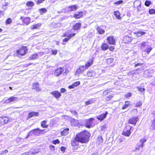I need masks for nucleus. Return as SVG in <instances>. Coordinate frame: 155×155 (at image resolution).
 Listing matches in <instances>:
<instances>
[{
	"label": "nucleus",
	"mask_w": 155,
	"mask_h": 155,
	"mask_svg": "<svg viewBox=\"0 0 155 155\" xmlns=\"http://www.w3.org/2000/svg\"><path fill=\"white\" fill-rule=\"evenodd\" d=\"M75 136L80 141V143H85L89 141L91 134L88 130H84L77 133Z\"/></svg>",
	"instance_id": "obj_1"
},
{
	"label": "nucleus",
	"mask_w": 155,
	"mask_h": 155,
	"mask_svg": "<svg viewBox=\"0 0 155 155\" xmlns=\"http://www.w3.org/2000/svg\"><path fill=\"white\" fill-rule=\"evenodd\" d=\"M111 91L109 90H106L104 91L103 93V97H106L105 101H110L114 97V94L110 93Z\"/></svg>",
	"instance_id": "obj_2"
},
{
	"label": "nucleus",
	"mask_w": 155,
	"mask_h": 155,
	"mask_svg": "<svg viewBox=\"0 0 155 155\" xmlns=\"http://www.w3.org/2000/svg\"><path fill=\"white\" fill-rule=\"evenodd\" d=\"M132 127L130 125L127 124L125 126L122 134L126 137H129L131 133V130Z\"/></svg>",
	"instance_id": "obj_3"
},
{
	"label": "nucleus",
	"mask_w": 155,
	"mask_h": 155,
	"mask_svg": "<svg viewBox=\"0 0 155 155\" xmlns=\"http://www.w3.org/2000/svg\"><path fill=\"white\" fill-rule=\"evenodd\" d=\"M94 120V118L92 117L85 120V123L84 124V126L86 128H90L92 127L93 124V121Z\"/></svg>",
	"instance_id": "obj_4"
},
{
	"label": "nucleus",
	"mask_w": 155,
	"mask_h": 155,
	"mask_svg": "<svg viewBox=\"0 0 155 155\" xmlns=\"http://www.w3.org/2000/svg\"><path fill=\"white\" fill-rule=\"evenodd\" d=\"M45 130H41L38 128H37L31 130L30 132L36 136H39L40 134L45 133Z\"/></svg>",
	"instance_id": "obj_5"
},
{
	"label": "nucleus",
	"mask_w": 155,
	"mask_h": 155,
	"mask_svg": "<svg viewBox=\"0 0 155 155\" xmlns=\"http://www.w3.org/2000/svg\"><path fill=\"white\" fill-rule=\"evenodd\" d=\"M18 100V98L17 97L12 96L7 99H4L3 103L5 104L13 103Z\"/></svg>",
	"instance_id": "obj_6"
},
{
	"label": "nucleus",
	"mask_w": 155,
	"mask_h": 155,
	"mask_svg": "<svg viewBox=\"0 0 155 155\" xmlns=\"http://www.w3.org/2000/svg\"><path fill=\"white\" fill-rule=\"evenodd\" d=\"M86 69H87L84 65H81L77 69L75 73V75L78 76L80 74L83 73Z\"/></svg>",
	"instance_id": "obj_7"
},
{
	"label": "nucleus",
	"mask_w": 155,
	"mask_h": 155,
	"mask_svg": "<svg viewBox=\"0 0 155 155\" xmlns=\"http://www.w3.org/2000/svg\"><path fill=\"white\" fill-rule=\"evenodd\" d=\"M138 120L139 118L138 117H133L129 119L128 123L135 125Z\"/></svg>",
	"instance_id": "obj_8"
},
{
	"label": "nucleus",
	"mask_w": 155,
	"mask_h": 155,
	"mask_svg": "<svg viewBox=\"0 0 155 155\" xmlns=\"http://www.w3.org/2000/svg\"><path fill=\"white\" fill-rule=\"evenodd\" d=\"M50 94L56 99H58L61 96V94L59 91L55 90L50 92Z\"/></svg>",
	"instance_id": "obj_9"
},
{
	"label": "nucleus",
	"mask_w": 155,
	"mask_h": 155,
	"mask_svg": "<svg viewBox=\"0 0 155 155\" xmlns=\"http://www.w3.org/2000/svg\"><path fill=\"white\" fill-rule=\"evenodd\" d=\"M94 58L89 59L86 62L84 65L86 68L87 69L89 67L91 66L94 63Z\"/></svg>",
	"instance_id": "obj_10"
},
{
	"label": "nucleus",
	"mask_w": 155,
	"mask_h": 155,
	"mask_svg": "<svg viewBox=\"0 0 155 155\" xmlns=\"http://www.w3.org/2000/svg\"><path fill=\"white\" fill-rule=\"evenodd\" d=\"M108 114L107 111H106L104 114H101L96 117L100 121L103 120L106 117Z\"/></svg>",
	"instance_id": "obj_11"
},
{
	"label": "nucleus",
	"mask_w": 155,
	"mask_h": 155,
	"mask_svg": "<svg viewBox=\"0 0 155 155\" xmlns=\"http://www.w3.org/2000/svg\"><path fill=\"white\" fill-rule=\"evenodd\" d=\"M75 35V33H71L70 31H68L65 32L63 36L67 37L68 39H70L74 37Z\"/></svg>",
	"instance_id": "obj_12"
},
{
	"label": "nucleus",
	"mask_w": 155,
	"mask_h": 155,
	"mask_svg": "<svg viewBox=\"0 0 155 155\" xmlns=\"http://www.w3.org/2000/svg\"><path fill=\"white\" fill-rule=\"evenodd\" d=\"M64 71V69L62 67H59L56 69L54 74L55 76H58L61 74Z\"/></svg>",
	"instance_id": "obj_13"
},
{
	"label": "nucleus",
	"mask_w": 155,
	"mask_h": 155,
	"mask_svg": "<svg viewBox=\"0 0 155 155\" xmlns=\"http://www.w3.org/2000/svg\"><path fill=\"white\" fill-rule=\"evenodd\" d=\"M114 59L113 58H110L107 59L106 63L109 67H111L114 66Z\"/></svg>",
	"instance_id": "obj_14"
},
{
	"label": "nucleus",
	"mask_w": 155,
	"mask_h": 155,
	"mask_svg": "<svg viewBox=\"0 0 155 155\" xmlns=\"http://www.w3.org/2000/svg\"><path fill=\"white\" fill-rule=\"evenodd\" d=\"M78 142H80V141L75 136L74 140L71 141V144L73 147H76L78 145Z\"/></svg>",
	"instance_id": "obj_15"
},
{
	"label": "nucleus",
	"mask_w": 155,
	"mask_h": 155,
	"mask_svg": "<svg viewBox=\"0 0 155 155\" xmlns=\"http://www.w3.org/2000/svg\"><path fill=\"white\" fill-rule=\"evenodd\" d=\"M21 18L22 19L23 25H28L30 23L31 18L29 17H26L24 18L21 17Z\"/></svg>",
	"instance_id": "obj_16"
},
{
	"label": "nucleus",
	"mask_w": 155,
	"mask_h": 155,
	"mask_svg": "<svg viewBox=\"0 0 155 155\" xmlns=\"http://www.w3.org/2000/svg\"><path fill=\"white\" fill-rule=\"evenodd\" d=\"M28 49L26 46H22L20 48V55H24L27 52Z\"/></svg>",
	"instance_id": "obj_17"
},
{
	"label": "nucleus",
	"mask_w": 155,
	"mask_h": 155,
	"mask_svg": "<svg viewBox=\"0 0 155 155\" xmlns=\"http://www.w3.org/2000/svg\"><path fill=\"white\" fill-rule=\"evenodd\" d=\"M32 89H35L37 92H39L41 90V89L39 87L38 83L37 82L34 83L32 84Z\"/></svg>",
	"instance_id": "obj_18"
},
{
	"label": "nucleus",
	"mask_w": 155,
	"mask_h": 155,
	"mask_svg": "<svg viewBox=\"0 0 155 155\" xmlns=\"http://www.w3.org/2000/svg\"><path fill=\"white\" fill-rule=\"evenodd\" d=\"M83 16V12L82 11L78 12L73 15V17L75 19H79L82 17Z\"/></svg>",
	"instance_id": "obj_19"
},
{
	"label": "nucleus",
	"mask_w": 155,
	"mask_h": 155,
	"mask_svg": "<svg viewBox=\"0 0 155 155\" xmlns=\"http://www.w3.org/2000/svg\"><path fill=\"white\" fill-rule=\"evenodd\" d=\"M9 120L8 118L6 117H0V122L2 124H4L8 123Z\"/></svg>",
	"instance_id": "obj_20"
},
{
	"label": "nucleus",
	"mask_w": 155,
	"mask_h": 155,
	"mask_svg": "<svg viewBox=\"0 0 155 155\" xmlns=\"http://www.w3.org/2000/svg\"><path fill=\"white\" fill-rule=\"evenodd\" d=\"M38 112H31L29 113L28 115V118H31L33 117L38 116Z\"/></svg>",
	"instance_id": "obj_21"
},
{
	"label": "nucleus",
	"mask_w": 155,
	"mask_h": 155,
	"mask_svg": "<svg viewBox=\"0 0 155 155\" xmlns=\"http://www.w3.org/2000/svg\"><path fill=\"white\" fill-rule=\"evenodd\" d=\"M68 11L70 12L76 10L77 9V6L76 5H73L68 7Z\"/></svg>",
	"instance_id": "obj_22"
},
{
	"label": "nucleus",
	"mask_w": 155,
	"mask_h": 155,
	"mask_svg": "<svg viewBox=\"0 0 155 155\" xmlns=\"http://www.w3.org/2000/svg\"><path fill=\"white\" fill-rule=\"evenodd\" d=\"M41 25L42 24L41 23H38L37 24H34L31 26V28L32 30L37 29L40 28Z\"/></svg>",
	"instance_id": "obj_23"
},
{
	"label": "nucleus",
	"mask_w": 155,
	"mask_h": 155,
	"mask_svg": "<svg viewBox=\"0 0 155 155\" xmlns=\"http://www.w3.org/2000/svg\"><path fill=\"white\" fill-rule=\"evenodd\" d=\"M81 24L80 23H77L75 24L73 26V29L74 30H77L80 28L81 27Z\"/></svg>",
	"instance_id": "obj_24"
},
{
	"label": "nucleus",
	"mask_w": 155,
	"mask_h": 155,
	"mask_svg": "<svg viewBox=\"0 0 155 155\" xmlns=\"http://www.w3.org/2000/svg\"><path fill=\"white\" fill-rule=\"evenodd\" d=\"M69 129L68 128H66L61 131L60 132L61 135V136H66L69 133Z\"/></svg>",
	"instance_id": "obj_25"
},
{
	"label": "nucleus",
	"mask_w": 155,
	"mask_h": 155,
	"mask_svg": "<svg viewBox=\"0 0 155 155\" xmlns=\"http://www.w3.org/2000/svg\"><path fill=\"white\" fill-rule=\"evenodd\" d=\"M114 14L115 17L118 19H121V17L120 16V14L118 11H115L114 12Z\"/></svg>",
	"instance_id": "obj_26"
},
{
	"label": "nucleus",
	"mask_w": 155,
	"mask_h": 155,
	"mask_svg": "<svg viewBox=\"0 0 155 155\" xmlns=\"http://www.w3.org/2000/svg\"><path fill=\"white\" fill-rule=\"evenodd\" d=\"M96 30L98 33L102 35L105 32V30L103 29L101 26H98L96 28Z\"/></svg>",
	"instance_id": "obj_27"
},
{
	"label": "nucleus",
	"mask_w": 155,
	"mask_h": 155,
	"mask_svg": "<svg viewBox=\"0 0 155 155\" xmlns=\"http://www.w3.org/2000/svg\"><path fill=\"white\" fill-rule=\"evenodd\" d=\"M131 105L130 102L129 101H125V104L122 107L123 110L126 109L129 106Z\"/></svg>",
	"instance_id": "obj_28"
},
{
	"label": "nucleus",
	"mask_w": 155,
	"mask_h": 155,
	"mask_svg": "<svg viewBox=\"0 0 155 155\" xmlns=\"http://www.w3.org/2000/svg\"><path fill=\"white\" fill-rule=\"evenodd\" d=\"M47 121L44 120L41 122V126L43 128H47L48 125L47 124Z\"/></svg>",
	"instance_id": "obj_29"
},
{
	"label": "nucleus",
	"mask_w": 155,
	"mask_h": 155,
	"mask_svg": "<svg viewBox=\"0 0 155 155\" xmlns=\"http://www.w3.org/2000/svg\"><path fill=\"white\" fill-rule=\"evenodd\" d=\"M146 32L144 31H138L134 32L136 35V36L137 37H140L141 36L145 34Z\"/></svg>",
	"instance_id": "obj_30"
},
{
	"label": "nucleus",
	"mask_w": 155,
	"mask_h": 155,
	"mask_svg": "<svg viewBox=\"0 0 155 155\" xmlns=\"http://www.w3.org/2000/svg\"><path fill=\"white\" fill-rule=\"evenodd\" d=\"M109 48L108 45L106 43H103L101 45V48L103 51H105Z\"/></svg>",
	"instance_id": "obj_31"
},
{
	"label": "nucleus",
	"mask_w": 155,
	"mask_h": 155,
	"mask_svg": "<svg viewBox=\"0 0 155 155\" xmlns=\"http://www.w3.org/2000/svg\"><path fill=\"white\" fill-rule=\"evenodd\" d=\"M38 55L37 53L33 54L29 57V59L33 60L37 59L38 58Z\"/></svg>",
	"instance_id": "obj_32"
},
{
	"label": "nucleus",
	"mask_w": 155,
	"mask_h": 155,
	"mask_svg": "<svg viewBox=\"0 0 155 155\" xmlns=\"http://www.w3.org/2000/svg\"><path fill=\"white\" fill-rule=\"evenodd\" d=\"M87 75L88 77H92L95 75V74L92 71L89 70L87 73Z\"/></svg>",
	"instance_id": "obj_33"
},
{
	"label": "nucleus",
	"mask_w": 155,
	"mask_h": 155,
	"mask_svg": "<svg viewBox=\"0 0 155 155\" xmlns=\"http://www.w3.org/2000/svg\"><path fill=\"white\" fill-rule=\"evenodd\" d=\"M35 5L34 3L31 1H28L27 2L26 5L28 7H32Z\"/></svg>",
	"instance_id": "obj_34"
},
{
	"label": "nucleus",
	"mask_w": 155,
	"mask_h": 155,
	"mask_svg": "<svg viewBox=\"0 0 155 155\" xmlns=\"http://www.w3.org/2000/svg\"><path fill=\"white\" fill-rule=\"evenodd\" d=\"M103 142V139L102 136H98L97 140V142L98 144H100L102 143Z\"/></svg>",
	"instance_id": "obj_35"
},
{
	"label": "nucleus",
	"mask_w": 155,
	"mask_h": 155,
	"mask_svg": "<svg viewBox=\"0 0 155 155\" xmlns=\"http://www.w3.org/2000/svg\"><path fill=\"white\" fill-rule=\"evenodd\" d=\"M38 10L41 15H42L44 13H46L47 11V10L45 8L39 9Z\"/></svg>",
	"instance_id": "obj_36"
},
{
	"label": "nucleus",
	"mask_w": 155,
	"mask_h": 155,
	"mask_svg": "<svg viewBox=\"0 0 155 155\" xmlns=\"http://www.w3.org/2000/svg\"><path fill=\"white\" fill-rule=\"evenodd\" d=\"M153 48L151 47L150 46L144 50V51L147 53V54H149L150 51L152 50Z\"/></svg>",
	"instance_id": "obj_37"
},
{
	"label": "nucleus",
	"mask_w": 155,
	"mask_h": 155,
	"mask_svg": "<svg viewBox=\"0 0 155 155\" xmlns=\"http://www.w3.org/2000/svg\"><path fill=\"white\" fill-rule=\"evenodd\" d=\"M21 155H35V153L31 151L24 153Z\"/></svg>",
	"instance_id": "obj_38"
},
{
	"label": "nucleus",
	"mask_w": 155,
	"mask_h": 155,
	"mask_svg": "<svg viewBox=\"0 0 155 155\" xmlns=\"http://www.w3.org/2000/svg\"><path fill=\"white\" fill-rule=\"evenodd\" d=\"M142 101H140L136 103L135 107H140L142 106Z\"/></svg>",
	"instance_id": "obj_39"
},
{
	"label": "nucleus",
	"mask_w": 155,
	"mask_h": 155,
	"mask_svg": "<svg viewBox=\"0 0 155 155\" xmlns=\"http://www.w3.org/2000/svg\"><path fill=\"white\" fill-rule=\"evenodd\" d=\"M151 127L153 130H155V119H153L151 121Z\"/></svg>",
	"instance_id": "obj_40"
},
{
	"label": "nucleus",
	"mask_w": 155,
	"mask_h": 155,
	"mask_svg": "<svg viewBox=\"0 0 155 155\" xmlns=\"http://www.w3.org/2000/svg\"><path fill=\"white\" fill-rule=\"evenodd\" d=\"M94 102L92 99H91L88 101H86L85 102V105H87L93 103Z\"/></svg>",
	"instance_id": "obj_41"
},
{
	"label": "nucleus",
	"mask_w": 155,
	"mask_h": 155,
	"mask_svg": "<svg viewBox=\"0 0 155 155\" xmlns=\"http://www.w3.org/2000/svg\"><path fill=\"white\" fill-rule=\"evenodd\" d=\"M108 42L110 44L114 45L115 44V39H107Z\"/></svg>",
	"instance_id": "obj_42"
},
{
	"label": "nucleus",
	"mask_w": 155,
	"mask_h": 155,
	"mask_svg": "<svg viewBox=\"0 0 155 155\" xmlns=\"http://www.w3.org/2000/svg\"><path fill=\"white\" fill-rule=\"evenodd\" d=\"M152 3L150 0H146L145 2V5L147 7H149Z\"/></svg>",
	"instance_id": "obj_43"
},
{
	"label": "nucleus",
	"mask_w": 155,
	"mask_h": 155,
	"mask_svg": "<svg viewBox=\"0 0 155 155\" xmlns=\"http://www.w3.org/2000/svg\"><path fill=\"white\" fill-rule=\"evenodd\" d=\"M149 13L150 15L154 14H155V10L152 8L149 9Z\"/></svg>",
	"instance_id": "obj_44"
},
{
	"label": "nucleus",
	"mask_w": 155,
	"mask_h": 155,
	"mask_svg": "<svg viewBox=\"0 0 155 155\" xmlns=\"http://www.w3.org/2000/svg\"><path fill=\"white\" fill-rule=\"evenodd\" d=\"M8 5V2H5L3 3L2 5V8L4 9V10H6L7 8H4V7H7Z\"/></svg>",
	"instance_id": "obj_45"
},
{
	"label": "nucleus",
	"mask_w": 155,
	"mask_h": 155,
	"mask_svg": "<svg viewBox=\"0 0 155 155\" xmlns=\"http://www.w3.org/2000/svg\"><path fill=\"white\" fill-rule=\"evenodd\" d=\"M52 143L53 144H59L60 143V140L58 139H57L56 140H53L52 141Z\"/></svg>",
	"instance_id": "obj_46"
},
{
	"label": "nucleus",
	"mask_w": 155,
	"mask_h": 155,
	"mask_svg": "<svg viewBox=\"0 0 155 155\" xmlns=\"http://www.w3.org/2000/svg\"><path fill=\"white\" fill-rule=\"evenodd\" d=\"M76 121H77V120H74V119L72 120H71V125H73L74 126H76V125H77V123L76 122Z\"/></svg>",
	"instance_id": "obj_47"
},
{
	"label": "nucleus",
	"mask_w": 155,
	"mask_h": 155,
	"mask_svg": "<svg viewBox=\"0 0 155 155\" xmlns=\"http://www.w3.org/2000/svg\"><path fill=\"white\" fill-rule=\"evenodd\" d=\"M123 2V1L122 0H120L118 1H117L115 2L114 4L116 5H118L122 3Z\"/></svg>",
	"instance_id": "obj_48"
},
{
	"label": "nucleus",
	"mask_w": 155,
	"mask_h": 155,
	"mask_svg": "<svg viewBox=\"0 0 155 155\" xmlns=\"http://www.w3.org/2000/svg\"><path fill=\"white\" fill-rule=\"evenodd\" d=\"M5 22L7 24H10L12 22V19L11 18H8L6 20Z\"/></svg>",
	"instance_id": "obj_49"
},
{
	"label": "nucleus",
	"mask_w": 155,
	"mask_h": 155,
	"mask_svg": "<svg viewBox=\"0 0 155 155\" xmlns=\"http://www.w3.org/2000/svg\"><path fill=\"white\" fill-rule=\"evenodd\" d=\"M80 84V82L79 81H76L73 83V84L75 87L79 85Z\"/></svg>",
	"instance_id": "obj_50"
},
{
	"label": "nucleus",
	"mask_w": 155,
	"mask_h": 155,
	"mask_svg": "<svg viewBox=\"0 0 155 155\" xmlns=\"http://www.w3.org/2000/svg\"><path fill=\"white\" fill-rule=\"evenodd\" d=\"M8 152V150H6L4 151H2L0 153V154L2 155H6V154Z\"/></svg>",
	"instance_id": "obj_51"
},
{
	"label": "nucleus",
	"mask_w": 155,
	"mask_h": 155,
	"mask_svg": "<svg viewBox=\"0 0 155 155\" xmlns=\"http://www.w3.org/2000/svg\"><path fill=\"white\" fill-rule=\"evenodd\" d=\"M132 95V94L130 92H128L126 94L124 95V97L125 98H128L130 97Z\"/></svg>",
	"instance_id": "obj_52"
},
{
	"label": "nucleus",
	"mask_w": 155,
	"mask_h": 155,
	"mask_svg": "<svg viewBox=\"0 0 155 155\" xmlns=\"http://www.w3.org/2000/svg\"><path fill=\"white\" fill-rule=\"evenodd\" d=\"M137 88L139 91L141 92H143L145 90V89L144 88H142L141 87H137Z\"/></svg>",
	"instance_id": "obj_53"
},
{
	"label": "nucleus",
	"mask_w": 155,
	"mask_h": 155,
	"mask_svg": "<svg viewBox=\"0 0 155 155\" xmlns=\"http://www.w3.org/2000/svg\"><path fill=\"white\" fill-rule=\"evenodd\" d=\"M51 54L54 55H56L58 52L57 50H51Z\"/></svg>",
	"instance_id": "obj_54"
},
{
	"label": "nucleus",
	"mask_w": 155,
	"mask_h": 155,
	"mask_svg": "<svg viewBox=\"0 0 155 155\" xmlns=\"http://www.w3.org/2000/svg\"><path fill=\"white\" fill-rule=\"evenodd\" d=\"M108 48L110 51L113 52L115 50V47L114 46H110Z\"/></svg>",
	"instance_id": "obj_55"
},
{
	"label": "nucleus",
	"mask_w": 155,
	"mask_h": 155,
	"mask_svg": "<svg viewBox=\"0 0 155 155\" xmlns=\"http://www.w3.org/2000/svg\"><path fill=\"white\" fill-rule=\"evenodd\" d=\"M45 0H38L36 2V3L37 5H39L40 4L42 3L43 1Z\"/></svg>",
	"instance_id": "obj_56"
},
{
	"label": "nucleus",
	"mask_w": 155,
	"mask_h": 155,
	"mask_svg": "<svg viewBox=\"0 0 155 155\" xmlns=\"http://www.w3.org/2000/svg\"><path fill=\"white\" fill-rule=\"evenodd\" d=\"M49 148L52 151H54L55 150L54 146L52 145L49 146Z\"/></svg>",
	"instance_id": "obj_57"
},
{
	"label": "nucleus",
	"mask_w": 155,
	"mask_h": 155,
	"mask_svg": "<svg viewBox=\"0 0 155 155\" xmlns=\"http://www.w3.org/2000/svg\"><path fill=\"white\" fill-rule=\"evenodd\" d=\"M66 91V89L64 88H61L60 89V92H61L60 93H64Z\"/></svg>",
	"instance_id": "obj_58"
},
{
	"label": "nucleus",
	"mask_w": 155,
	"mask_h": 155,
	"mask_svg": "<svg viewBox=\"0 0 155 155\" xmlns=\"http://www.w3.org/2000/svg\"><path fill=\"white\" fill-rule=\"evenodd\" d=\"M143 64V63H137V64H135L134 67H136L137 66H142Z\"/></svg>",
	"instance_id": "obj_59"
},
{
	"label": "nucleus",
	"mask_w": 155,
	"mask_h": 155,
	"mask_svg": "<svg viewBox=\"0 0 155 155\" xmlns=\"http://www.w3.org/2000/svg\"><path fill=\"white\" fill-rule=\"evenodd\" d=\"M68 88L69 89H73L75 88L74 85L72 84V85L69 86L68 87Z\"/></svg>",
	"instance_id": "obj_60"
},
{
	"label": "nucleus",
	"mask_w": 155,
	"mask_h": 155,
	"mask_svg": "<svg viewBox=\"0 0 155 155\" xmlns=\"http://www.w3.org/2000/svg\"><path fill=\"white\" fill-rule=\"evenodd\" d=\"M66 148L64 147H61V151L64 152Z\"/></svg>",
	"instance_id": "obj_61"
},
{
	"label": "nucleus",
	"mask_w": 155,
	"mask_h": 155,
	"mask_svg": "<svg viewBox=\"0 0 155 155\" xmlns=\"http://www.w3.org/2000/svg\"><path fill=\"white\" fill-rule=\"evenodd\" d=\"M142 146L141 145H138L137 146V147H136V148H135V149L137 150H139L140 149V148L141 147H142Z\"/></svg>",
	"instance_id": "obj_62"
},
{
	"label": "nucleus",
	"mask_w": 155,
	"mask_h": 155,
	"mask_svg": "<svg viewBox=\"0 0 155 155\" xmlns=\"http://www.w3.org/2000/svg\"><path fill=\"white\" fill-rule=\"evenodd\" d=\"M106 128V126L105 125H103L101 127V130H103Z\"/></svg>",
	"instance_id": "obj_63"
},
{
	"label": "nucleus",
	"mask_w": 155,
	"mask_h": 155,
	"mask_svg": "<svg viewBox=\"0 0 155 155\" xmlns=\"http://www.w3.org/2000/svg\"><path fill=\"white\" fill-rule=\"evenodd\" d=\"M3 16V13L2 11H0V17Z\"/></svg>",
	"instance_id": "obj_64"
}]
</instances>
